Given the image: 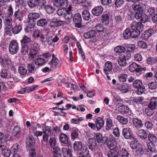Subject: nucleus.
Returning a JSON list of instances; mask_svg holds the SVG:
<instances>
[{
    "mask_svg": "<svg viewBox=\"0 0 157 157\" xmlns=\"http://www.w3.org/2000/svg\"><path fill=\"white\" fill-rule=\"evenodd\" d=\"M63 21H55L51 22L49 25L51 27H54L60 26L63 24Z\"/></svg>",
    "mask_w": 157,
    "mask_h": 157,
    "instance_id": "nucleus-26",
    "label": "nucleus"
},
{
    "mask_svg": "<svg viewBox=\"0 0 157 157\" xmlns=\"http://www.w3.org/2000/svg\"><path fill=\"white\" fill-rule=\"evenodd\" d=\"M37 53V51L36 50H35L34 48H32L29 52V56L31 58H34Z\"/></svg>",
    "mask_w": 157,
    "mask_h": 157,
    "instance_id": "nucleus-62",
    "label": "nucleus"
},
{
    "mask_svg": "<svg viewBox=\"0 0 157 157\" xmlns=\"http://www.w3.org/2000/svg\"><path fill=\"white\" fill-rule=\"evenodd\" d=\"M149 5L150 4L145 1L136 3L133 4L132 8L136 13L135 18L136 19H139L143 23L148 20V16L146 14L143 13V10L144 9H147Z\"/></svg>",
    "mask_w": 157,
    "mask_h": 157,
    "instance_id": "nucleus-1",
    "label": "nucleus"
},
{
    "mask_svg": "<svg viewBox=\"0 0 157 157\" xmlns=\"http://www.w3.org/2000/svg\"><path fill=\"white\" fill-rule=\"evenodd\" d=\"M148 87L152 90H154L157 88V83L155 82H151L147 84Z\"/></svg>",
    "mask_w": 157,
    "mask_h": 157,
    "instance_id": "nucleus-55",
    "label": "nucleus"
},
{
    "mask_svg": "<svg viewBox=\"0 0 157 157\" xmlns=\"http://www.w3.org/2000/svg\"><path fill=\"white\" fill-rule=\"evenodd\" d=\"M89 151L86 146H84L82 151L79 153L78 157H86L89 154Z\"/></svg>",
    "mask_w": 157,
    "mask_h": 157,
    "instance_id": "nucleus-20",
    "label": "nucleus"
},
{
    "mask_svg": "<svg viewBox=\"0 0 157 157\" xmlns=\"http://www.w3.org/2000/svg\"><path fill=\"white\" fill-rule=\"evenodd\" d=\"M19 49V46L17 43L15 41L11 42L9 45V50L12 54L17 53Z\"/></svg>",
    "mask_w": 157,
    "mask_h": 157,
    "instance_id": "nucleus-3",
    "label": "nucleus"
},
{
    "mask_svg": "<svg viewBox=\"0 0 157 157\" xmlns=\"http://www.w3.org/2000/svg\"><path fill=\"white\" fill-rule=\"evenodd\" d=\"M148 137L150 141L149 142H151L154 144L157 141L156 136L153 134H149L148 136Z\"/></svg>",
    "mask_w": 157,
    "mask_h": 157,
    "instance_id": "nucleus-38",
    "label": "nucleus"
},
{
    "mask_svg": "<svg viewBox=\"0 0 157 157\" xmlns=\"http://www.w3.org/2000/svg\"><path fill=\"white\" fill-rule=\"evenodd\" d=\"M113 68V66L111 63L110 62H107L105 64V67L104 69V71L105 74L107 75L108 71H110Z\"/></svg>",
    "mask_w": 157,
    "mask_h": 157,
    "instance_id": "nucleus-21",
    "label": "nucleus"
},
{
    "mask_svg": "<svg viewBox=\"0 0 157 157\" xmlns=\"http://www.w3.org/2000/svg\"><path fill=\"white\" fill-rule=\"evenodd\" d=\"M142 85V82L140 80L138 79L135 80L133 83V86L134 87L137 88L140 87Z\"/></svg>",
    "mask_w": 157,
    "mask_h": 157,
    "instance_id": "nucleus-60",
    "label": "nucleus"
},
{
    "mask_svg": "<svg viewBox=\"0 0 157 157\" xmlns=\"http://www.w3.org/2000/svg\"><path fill=\"white\" fill-rule=\"evenodd\" d=\"M131 27L132 31L136 33L137 36L140 35V32L144 30V26L140 22L133 21L131 25Z\"/></svg>",
    "mask_w": 157,
    "mask_h": 157,
    "instance_id": "nucleus-2",
    "label": "nucleus"
},
{
    "mask_svg": "<svg viewBox=\"0 0 157 157\" xmlns=\"http://www.w3.org/2000/svg\"><path fill=\"white\" fill-rule=\"evenodd\" d=\"M123 134L126 139H130L132 137L129 128H124L123 130Z\"/></svg>",
    "mask_w": 157,
    "mask_h": 157,
    "instance_id": "nucleus-25",
    "label": "nucleus"
},
{
    "mask_svg": "<svg viewBox=\"0 0 157 157\" xmlns=\"http://www.w3.org/2000/svg\"><path fill=\"white\" fill-rule=\"evenodd\" d=\"M6 144H3L0 146V148L3 155L6 157H9L11 155V151L6 148Z\"/></svg>",
    "mask_w": 157,
    "mask_h": 157,
    "instance_id": "nucleus-11",
    "label": "nucleus"
},
{
    "mask_svg": "<svg viewBox=\"0 0 157 157\" xmlns=\"http://www.w3.org/2000/svg\"><path fill=\"white\" fill-rule=\"evenodd\" d=\"M45 62V60L42 58H37L35 61L36 65L38 66H41L43 65Z\"/></svg>",
    "mask_w": 157,
    "mask_h": 157,
    "instance_id": "nucleus-49",
    "label": "nucleus"
},
{
    "mask_svg": "<svg viewBox=\"0 0 157 157\" xmlns=\"http://www.w3.org/2000/svg\"><path fill=\"white\" fill-rule=\"evenodd\" d=\"M138 136L142 139H145L147 137V133L146 131L144 129L139 130L137 132Z\"/></svg>",
    "mask_w": 157,
    "mask_h": 157,
    "instance_id": "nucleus-18",
    "label": "nucleus"
},
{
    "mask_svg": "<svg viewBox=\"0 0 157 157\" xmlns=\"http://www.w3.org/2000/svg\"><path fill=\"white\" fill-rule=\"evenodd\" d=\"M69 138L65 134L62 133L59 136L60 141L64 144H68L69 143Z\"/></svg>",
    "mask_w": 157,
    "mask_h": 157,
    "instance_id": "nucleus-19",
    "label": "nucleus"
},
{
    "mask_svg": "<svg viewBox=\"0 0 157 157\" xmlns=\"http://www.w3.org/2000/svg\"><path fill=\"white\" fill-rule=\"evenodd\" d=\"M107 144L110 150L116 149L117 142L114 140L110 139L108 140Z\"/></svg>",
    "mask_w": 157,
    "mask_h": 157,
    "instance_id": "nucleus-14",
    "label": "nucleus"
},
{
    "mask_svg": "<svg viewBox=\"0 0 157 157\" xmlns=\"http://www.w3.org/2000/svg\"><path fill=\"white\" fill-rule=\"evenodd\" d=\"M95 124L97 129H101L104 124V121L103 119L100 117H98L96 120Z\"/></svg>",
    "mask_w": 157,
    "mask_h": 157,
    "instance_id": "nucleus-17",
    "label": "nucleus"
},
{
    "mask_svg": "<svg viewBox=\"0 0 157 157\" xmlns=\"http://www.w3.org/2000/svg\"><path fill=\"white\" fill-rule=\"evenodd\" d=\"M64 17L66 20L69 21L72 18L73 15L70 12L67 10V11L64 14Z\"/></svg>",
    "mask_w": 157,
    "mask_h": 157,
    "instance_id": "nucleus-46",
    "label": "nucleus"
},
{
    "mask_svg": "<svg viewBox=\"0 0 157 157\" xmlns=\"http://www.w3.org/2000/svg\"><path fill=\"white\" fill-rule=\"evenodd\" d=\"M84 119L83 117H78L77 116L76 119H72L71 120V122L72 124H78L79 122H81Z\"/></svg>",
    "mask_w": 157,
    "mask_h": 157,
    "instance_id": "nucleus-42",
    "label": "nucleus"
},
{
    "mask_svg": "<svg viewBox=\"0 0 157 157\" xmlns=\"http://www.w3.org/2000/svg\"><path fill=\"white\" fill-rule=\"evenodd\" d=\"M5 24L6 27L12 28L13 26V22L12 17L7 16L5 17Z\"/></svg>",
    "mask_w": 157,
    "mask_h": 157,
    "instance_id": "nucleus-13",
    "label": "nucleus"
},
{
    "mask_svg": "<svg viewBox=\"0 0 157 157\" xmlns=\"http://www.w3.org/2000/svg\"><path fill=\"white\" fill-rule=\"evenodd\" d=\"M77 44L79 54L81 56L82 59H84L85 58V55L83 50L79 42H78L77 43Z\"/></svg>",
    "mask_w": 157,
    "mask_h": 157,
    "instance_id": "nucleus-44",
    "label": "nucleus"
},
{
    "mask_svg": "<svg viewBox=\"0 0 157 157\" xmlns=\"http://www.w3.org/2000/svg\"><path fill=\"white\" fill-rule=\"evenodd\" d=\"M112 121L110 118H108L106 119V125L105 129L107 130L110 129L112 126Z\"/></svg>",
    "mask_w": 157,
    "mask_h": 157,
    "instance_id": "nucleus-56",
    "label": "nucleus"
},
{
    "mask_svg": "<svg viewBox=\"0 0 157 157\" xmlns=\"http://www.w3.org/2000/svg\"><path fill=\"white\" fill-rule=\"evenodd\" d=\"M96 35V32L94 31L91 30L88 32L84 33L83 35V37L86 39H89L92 37Z\"/></svg>",
    "mask_w": 157,
    "mask_h": 157,
    "instance_id": "nucleus-28",
    "label": "nucleus"
},
{
    "mask_svg": "<svg viewBox=\"0 0 157 157\" xmlns=\"http://www.w3.org/2000/svg\"><path fill=\"white\" fill-rule=\"evenodd\" d=\"M43 32L42 30L35 29L33 32V36L35 38H38L40 37L43 33Z\"/></svg>",
    "mask_w": 157,
    "mask_h": 157,
    "instance_id": "nucleus-32",
    "label": "nucleus"
},
{
    "mask_svg": "<svg viewBox=\"0 0 157 157\" xmlns=\"http://www.w3.org/2000/svg\"><path fill=\"white\" fill-rule=\"evenodd\" d=\"M40 39L41 42L42 44L44 45L48 44L49 45H52V43L50 40H48L47 38L45 35H44L43 33L41 36H40Z\"/></svg>",
    "mask_w": 157,
    "mask_h": 157,
    "instance_id": "nucleus-15",
    "label": "nucleus"
},
{
    "mask_svg": "<svg viewBox=\"0 0 157 157\" xmlns=\"http://www.w3.org/2000/svg\"><path fill=\"white\" fill-rule=\"evenodd\" d=\"M81 20L82 17L80 14L76 13L74 15L73 21L75 23L80 22Z\"/></svg>",
    "mask_w": 157,
    "mask_h": 157,
    "instance_id": "nucleus-50",
    "label": "nucleus"
},
{
    "mask_svg": "<svg viewBox=\"0 0 157 157\" xmlns=\"http://www.w3.org/2000/svg\"><path fill=\"white\" fill-rule=\"evenodd\" d=\"M71 139L75 140V139L77 138L78 136V131L76 129H73L71 134Z\"/></svg>",
    "mask_w": 157,
    "mask_h": 157,
    "instance_id": "nucleus-47",
    "label": "nucleus"
},
{
    "mask_svg": "<svg viewBox=\"0 0 157 157\" xmlns=\"http://www.w3.org/2000/svg\"><path fill=\"white\" fill-rule=\"evenodd\" d=\"M62 151L64 157H72V151L71 149L63 147L62 149Z\"/></svg>",
    "mask_w": 157,
    "mask_h": 157,
    "instance_id": "nucleus-16",
    "label": "nucleus"
},
{
    "mask_svg": "<svg viewBox=\"0 0 157 157\" xmlns=\"http://www.w3.org/2000/svg\"><path fill=\"white\" fill-rule=\"evenodd\" d=\"M117 119L120 122L124 124H125L128 122V120L127 118L124 117L120 115L118 116L117 117Z\"/></svg>",
    "mask_w": 157,
    "mask_h": 157,
    "instance_id": "nucleus-41",
    "label": "nucleus"
},
{
    "mask_svg": "<svg viewBox=\"0 0 157 157\" xmlns=\"http://www.w3.org/2000/svg\"><path fill=\"white\" fill-rule=\"evenodd\" d=\"M133 123V125L136 128H140L143 126L142 121L137 118H134Z\"/></svg>",
    "mask_w": 157,
    "mask_h": 157,
    "instance_id": "nucleus-22",
    "label": "nucleus"
},
{
    "mask_svg": "<svg viewBox=\"0 0 157 157\" xmlns=\"http://www.w3.org/2000/svg\"><path fill=\"white\" fill-rule=\"evenodd\" d=\"M86 144L89 147L90 149L94 151L96 148V143L95 140L92 138L88 139L87 141Z\"/></svg>",
    "mask_w": 157,
    "mask_h": 157,
    "instance_id": "nucleus-7",
    "label": "nucleus"
},
{
    "mask_svg": "<svg viewBox=\"0 0 157 157\" xmlns=\"http://www.w3.org/2000/svg\"><path fill=\"white\" fill-rule=\"evenodd\" d=\"M53 57L52 59L50 62L49 64L51 65L50 70L55 68L58 64V61L57 58L54 56V54L52 55Z\"/></svg>",
    "mask_w": 157,
    "mask_h": 157,
    "instance_id": "nucleus-12",
    "label": "nucleus"
},
{
    "mask_svg": "<svg viewBox=\"0 0 157 157\" xmlns=\"http://www.w3.org/2000/svg\"><path fill=\"white\" fill-rule=\"evenodd\" d=\"M126 49L123 46H118L116 47L114 49V51L117 53H121L124 52Z\"/></svg>",
    "mask_w": 157,
    "mask_h": 157,
    "instance_id": "nucleus-52",
    "label": "nucleus"
},
{
    "mask_svg": "<svg viewBox=\"0 0 157 157\" xmlns=\"http://www.w3.org/2000/svg\"><path fill=\"white\" fill-rule=\"evenodd\" d=\"M22 29V27L20 25H17L12 29V32L14 34L19 33Z\"/></svg>",
    "mask_w": 157,
    "mask_h": 157,
    "instance_id": "nucleus-45",
    "label": "nucleus"
},
{
    "mask_svg": "<svg viewBox=\"0 0 157 157\" xmlns=\"http://www.w3.org/2000/svg\"><path fill=\"white\" fill-rule=\"evenodd\" d=\"M154 31L153 29H150L146 31L144 33V38L147 39L151 36L154 33Z\"/></svg>",
    "mask_w": 157,
    "mask_h": 157,
    "instance_id": "nucleus-34",
    "label": "nucleus"
},
{
    "mask_svg": "<svg viewBox=\"0 0 157 157\" xmlns=\"http://www.w3.org/2000/svg\"><path fill=\"white\" fill-rule=\"evenodd\" d=\"M7 137L6 135L0 132V146L6 144Z\"/></svg>",
    "mask_w": 157,
    "mask_h": 157,
    "instance_id": "nucleus-27",
    "label": "nucleus"
},
{
    "mask_svg": "<svg viewBox=\"0 0 157 157\" xmlns=\"http://www.w3.org/2000/svg\"><path fill=\"white\" fill-rule=\"evenodd\" d=\"M19 148V146L17 144H14L11 148L12 152H14V154L16 153H18V150Z\"/></svg>",
    "mask_w": 157,
    "mask_h": 157,
    "instance_id": "nucleus-58",
    "label": "nucleus"
},
{
    "mask_svg": "<svg viewBox=\"0 0 157 157\" xmlns=\"http://www.w3.org/2000/svg\"><path fill=\"white\" fill-rule=\"evenodd\" d=\"M139 147L136 149V152L137 154L140 156L144 154V151L142 148V146L139 145Z\"/></svg>",
    "mask_w": 157,
    "mask_h": 157,
    "instance_id": "nucleus-64",
    "label": "nucleus"
},
{
    "mask_svg": "<svg viewBox=\"0 0 157 157\" xmlns=\"http://www.w3.org/2000/svg\"><path fill=\"white\" fill-rule=\"evenodd\" d=\"M130 145L131 148L133 149H136L139 147V145H141L139 144L137 141L134 140L131 142Z\"/></svg>",
    "mask_w": 157,
    "mask_h": 157,
    "instance_id": "nucleus-48",
    "label": "nucleus"
},
{
    "mask_svg": "<svg viewBox=\"0 0 157 157\" xmlns=\"http://www.w3.org/2000/svg\"><path fill=\"white\" fill-rule=\"evenodd\" d=\"M108 157H118V154L117 149L111 150L107 154Z\"/></svg>",
    "mask_w": 157,
    "mask_h": 157,
    "instance_id": "nucleus-30",
    "label": "nucleus"
},
{
    "mask_svg": "<svg viewBox=\"0 0 157 157\" xmlns=\"http://www.w3.org/2000/svg\"><path fill=\"white\" fill-rule=\"evenodd\" d=\"M118 62L121 66H124L126 64V61L125 58L124 57H119L118 59Z\"/></svg>",
    "mask_w": 157,
    "mask_h": 157,
    "instance_id": "nucleus-43",
    "label": "nucleus"
},
{
    "mask_svg": "<svg viewBox=\"0 0 157 157\" xmlns=\"http://www.w3.org/2000/svg\"><path fill=\"white\" fill-rule=\"evenodd\" d=\"M126 47L127 51L130 52L133 51L136 49V47L134 44H126Z\"/></svg>",
    "mask_w": 157,
    "mask_h": 157,
    "instance_id": "nucleus-61",
    "label": "nucleus"
},
{
    "mask_svg": "<svg viewBox=\"0 0 157 157\" xmlns=\"http://www.w3.org/2000/svg\"><path fill=\"white\" fill-rule=\"evenodd\" d=\"M102 21L105 25H108L109 23V17L107 14H105L102 15Z\"/></svg>",
    "mask_w": 157,
    "mask_h": 157,
    "instance_id": "nucleus-59",
    "label": "nucleus"
},
{
    "mask_svg": "<svg viewBox=\"0 0 157 157\" xmlns=\"http://www.w3.org/2000/svg\"><path fill=\"white\" fill-rule=\"evenodd\" d=\"M82 15L84 19L86 21L89 20L90 18L89 12L86 10H83L82 12Z\"/></svg>",
    "mask_w": 157,
    "mask_h": 157,
    "instance_id": "nucleus-33",
    "label": "nucleus"
},
{
    "mask_svg": "<svg viewBox=\"0 0 157 157\" xmlns=\"http://www.w3.org/2000/svg\"><path fill=\"white\" fill-rule=\"evenodd\" d=\"M40 16V15L38 13H31L29 14L28 18L30 20H34L39 18Z\"/></svg>",
    "mask_w": 157,
    "mask_h": 157,
    "instance_id": "nucleus-31",
    "label": "nucleus"
},
{
    "mask_svg": "<svg viewBox=\"0 0 157 157\" xmlns=\"http://www.w3.org/2000/svg\"><path fill=\"white\" fill-rule=\"evenodd\" d=\"M143 69L140 66L138 65L135 63H133L129 66V70L132 72L135 71L139 72L142 71Z\"/></svg>",
    "mask_w": 157,
    "mask_h": 157,
    "instance_id": "nucleus-9",
    "label": "nucleus"
},
{
    "mask_svg": "<svg viewBox=\"0 0 157 157\" xmlns=\"http://www.w3.org/2000/svg\"><path fill=\"white\" fill-rule=\"evenodd\" d=\"M35 140L33 136H30L29 139H28L26 141V147H31L34 144Z\"/></svg>",
    "mask_w": 157,
    "mask_h": 157,
    "instance_id": "nucleus-37",
    "label": "nucleus"
},
{
    "mask_svg": "<svg viewBox=\"0 0 157 157\" xmlns=\"http://www.w3.org/2000/svg\"><path fill=\"white\" fill-rule=\"evenodd\" d=\"M1 76L3 78L10 79L11 77L7 73V71L6 69L2 70L1 73Z\"/></svg>",
    "mask_w": 157,
    "mask_h": 157,
    "instance_id": "nucleus-35",
    "label": "nucleus"
},
{
    "mask_svg": "<svg viewBox=\"0 0 157 157\" xmlns=\"http://www.w3.org/2000/svg\"><path fill=\"white\" fill-rule=\"evenodd\" d=\"M94 32H103L104 30V27L101 24H98L96 25L94 28Z\"/></svg>",
    "mask_w": 157,
    "mask_h": 157,
    "instance_id": "nucleus-39",
    "label": "nucleus"
},
{
    "mask_svg": "<svg viewBox=\"0 0 157 157\" xmlns=\"http://www.w3.org/2000/svg\"><path fill=\"white\" fill-rule=\"evenodd\" d=\"M53 4L58 7L67 6L68 4L67 1V0H56L54 2Z\"/></svg>",
    "mask_w": 157,
    "mask_h": 157,
    "instance_id": "nucleus-8",
    "label": "nucleus"
},
{
    "mask_svg": "<svg viewBox=\"0 0 157 157\" xmlns=\"http://www.w3.org/2000/svg\"><path fill=\"white\" fill-rule=\"evenodd\" d=\"M45 9L46 12L49 14L52 13L55 11L54 9L50 5L46 6L45 7Z\"/></svg>",
    "mask_w": 157,
    "mask_h": 157,
    "instance_id": "nucleus-57",
    "label": "nucleus"
},
{
    "mask_svg": "<svg viewBox=\"0 0 157 157\" xmlns=\"http://www.w3.org/2000/svg\"><path fill=\"white\" fill-rule=\"evenodd\" d=\"M147 146L148 149L150 151L153 153L156 152L155 147L153 143L149 142L147 144Z\"/></svg>",
    "mask_w": 157,
    "mask_h": 157,
    "instance_id": "nucleus-51",
    "label": "nucleus"
},
{
    "mask_svg": "<svg viewBox=\"0 0 157 157\" xmlns=\"http://www.w3.org/2000/svg\"><path fill=\"white\" fill-rule=\"evenodd\" d=\"M29 48L27 45L22 44L21 52L24 55H26L28 53Z\"/></svg>",
    "mask_w": 157,
    "mask_h": 157,
    "instance_id": "nucleus-53",
    "label": "nucleus"
},
{
    "mask_svg": "<svg viewBox=\"0 0 157 157\" xmlns=\"http://www.w3.org/2000/svg\"><path fill=\"white\" fill-rule=\"evenodd\" d=\"M48 21L45 18H41L37 22V25L40 27H44L47 24Z\"/></svg>",
    "mask_w": 157,
    "mask_h": 157,
    "instance_id": "nucleus-29",
    "label": "nucleus"
},
{
    "mask_svg": "<svg viewBox=\"0 0 157 157\" xmlns=\"http://www.w3.org/2000/svg\"><path fill=\"white\" fill-rule=\"evenodd\" d=\"M104 8L101 6L94 7L92 10V13L94 15L98 16L102 13Z\"/></svg>",
    "mask_w": 157,
    "mask_h": 157,
    "instance_id": "nucleus-10",
    "label": "nucleus"
},
{
    "mask_svg": "<svg viewBox=\"0 0 157 157\" xmlns=\"http://www.w3.org/2000/svg\"><path fill=\"white\" fill-rule=\"evenodd\" d=\"M31 41L30 37H28L26 35H24L22 39L21 40V42L22 44H25L28 43Z\"/></svg>",
    "mask_w": 157,
    "mask_h": 157,
    "instance_id": "nucleus-54",
    "label": "nucleus"
},
{
    "mask_svg": "<svg viewBox=\"0 0 157 157\" xmlns=\"http://www.w3.org/2000/svg\"><path fill=\"white\" fill-rule=\"evenodd\" d=\"M0 63L3 66L8 68H11L13 66V63L10 59L9 58H5L4 59L0 57Z\"/></svg>",
    "mask_w": 157,
    "mask_h": 157,
    "instance_id": "nucleus-5",
    "label": "nucleus"
},
{
    "mask_svg": "<svg viewBox=\"0 0 157 157\" xmlns=\"http://www.w3.org/2000/svg\"><path fill=\"white\" fill-rule=\"evenodd\" d=\"M23 14L19 10L15 12L14 14V17L17 19H19V20H21L20 18L22 16Z\"/></svg>",
    "mask_w": 157,
    "mask_h": 157,
    "instance_id": "nucleus-63",
    "label": "nucleus"
},
{
    "mask_svg": "<svg viewBox=\"0 0 157 157\" xmlns=\"http://www.w3.org/2000/svg\"><path fill=\"white\" fill-rule=\"evenodd\" d=\"M136 33H134L133 31H131L129 28H127L123 32V36L124 39H127L131 37H135L137 36Z\"/></svg>",
    "mask_w": 157,
    "mask_h": 157,
    "instance_id": "nucleus-4",
    "label": "nucleus"
},
{
    "mask_svg": "<svg viewBox=\"0 0 157 157\" xmlns=\"http://www.w3.org/2000/svg\"><path fill=\"white\" fill-rule=\"evenodd\" d=\"M84 147H82V143L81 141H75L73 144L74 149L78 151H81V149Z\"/></svg>",
    "mask_w": 157,
    "mask_h": 157,
    "instance_id": "nucleus-24",
    "label": "nucleus"
},
{
    "mask_svg": "<svg viewBox=\"0 0 157 157\" xmlns=\"http://www.w3.org/2000/svg\"><path fill=\"white\" fill-rule=\"evenodd\" d=\"M52 129L50 127L48 126H46L44 129L43 131L44 135L43 136V140L44 141L47 142L48 140V137L51 134Z\"/></svg>",
    "mask_w": 157,
    "mask_h": 157,
    "instance_id": "nucleus-6",
    "label": "nucleus"
},
{
    "mask_svg": "<svg viewBox=\"0 0 157 157\" xmlns=\"http://www.w3.org/2000/svg\"><path fill=\"white\" fill-rule=\"evenodd\" d=\"M53 149V155L54 157L60 156V151L59 148L57 146L52 147Z\"/></svg>",
    "mask_w": 157,
    "mask_h": 157,
    "instance_id": "nucleus-36",
    "label": "nucleus"
},
{
    "mask_svg": "<svg viewBox=\"0 0 157 157\" xmlns=\"http://www.w3.org/2000/svg\"><path fill=\"white\" fill-rule=\"evenodd\" d=\"M39 1L38 0H29L28 2V5L30 7L33 8L38 4Z\"/></svg>",
    "mask_w": 157,
    "mask_h": 157,
    "instance_id": "nucleus-40",
    "label": "nucleus"
},
{
    "mask_svg": "<svg viewBox=\"0 0 157 157\" xmlns=\"http://www.w3.org/2000/svg\"><path fill=\"white\" fill-rule=\"evenodd\" d=\"M157 106V98H153L151 100L150 103L148 105L149 108L155 109Z\"/></svg>",
    "mask_w": 157,
    "mask_h": 157,
    "instance_id": "nucleus-23",
    "label": "nucleus"
}]
</instances>
